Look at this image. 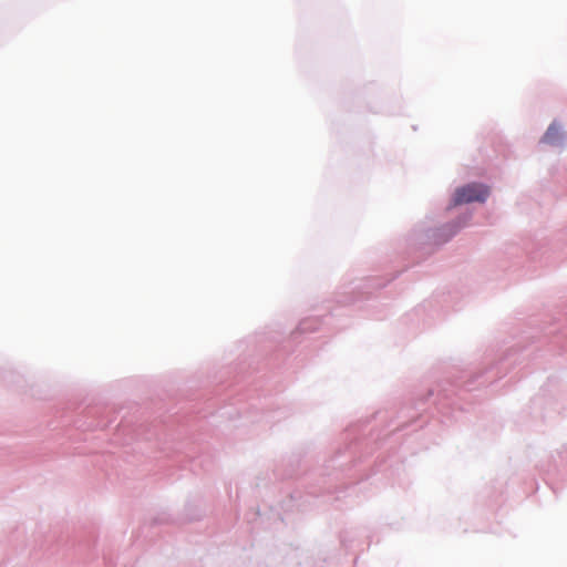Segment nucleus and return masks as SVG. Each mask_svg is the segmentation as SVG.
<instances>
[{"instance_id":"1","label":"nucleus","mask_w":567,"mask_h":567,"mask_svg":"<svg viewBox=\"0 0 567 567\" xmlns=\"http://www.w3.org/2000/svg\"><path fill=\"white\" fill-rule=\"evenodd\" d=\"M489 195V189L483 184H467L455 190L453 197L454 205L468 204L473 202H485Z\"/></svg>"},{"instance_id":"2","label":"nucleus","mask_w":567,"mask_h":567,"mask_svg":"<svg viewBox=\"0 0 567 567\" xmlns=\"http://www.w3.org/2000/svg\"><path fill=\"white\" fill-rule=\"evenodd\" d=\"M558 137V128L555 125H550L545 133L543 141L545 143L554 144Z\"/></svg>"}]
</instances>
